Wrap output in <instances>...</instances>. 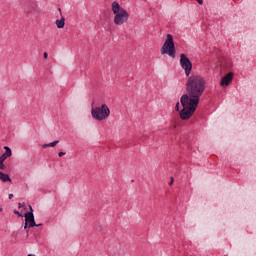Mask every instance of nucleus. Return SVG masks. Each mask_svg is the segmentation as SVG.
Returning <instances> with one entry per match:
<instances>
[{
    "instance_id": "2",
    "label": "nucleus",
    "mask_w": 256,
    "mask_h": 256,
    "mask_svg": "<svg viewBox=\"0 0 256 256\" xmlns=\"http://www.w3.org/2000/svg\"><path fill=\"white\" fill-rule=\"evenodd\" d=\"M112 12L114 13L115 25H125L129 21V12L119 5V2L112 3Z\"/></svg>"
},
{
    "instance_id": "24",
    "label": "nucleus",
    "mask_w": 256,
    "mask_h": 256,
    "mask_svg": "<svg viewBox=\"0 0 256 256\" xmlns=\"http://www.w3.org/2000/svg\"><path fill=\"white\" fill-rule=\"evenodd\" d=\"M29 224H27V222H25V225H24V229H27V226H28Z\"/></svg>"
},
{
    "instance_id": "28",
    "label": "nucleus",
    "mask_w": 256,
    "mask_h": 256,
    "mask_svg": "<svg viewBox=\"0 0 256 256\" xmlns=\"http://www.w3.org/2000/svg\"><path fill=\"white\" fill-rule=\"evenodd\" d=\"M27 256H36L35 254H28Z\"/></svg>"
},
{
    "instance_id": "12",
    "label": "nucleus",
    "mask_w": 256,
    "mask_h": 256,
    "mask_svg": "<svg viewBox=\"0 0 256 256\" xmlns=\"http://www.w3.org/2000/svg\"><path fill=\"white\" fill-rule=\"evenodd\" d=\"M229 60H226L225 58H223L222 60H220V65L222 67H227V65L225 64V62L227 63Z\"/></svg>"
},
{
    "instance_id": "17",
    "label": "nucleus",
    "mask_w": 256,
    "mask_h": 256,
    "mask_svg": "<svg viewBox=\"0 0 256 256\" xmlns=\"http://www.w3.org/2000/svg\"><path fill=\"white\" fill-rule=\"evenodd\" d=\"M22 207H25V203H18V208L21 209Z\"/></svg>"
},
{
    "instance_id": "3",
    "label": "nucleus",
    "mask_w": 256,
    "mask_h": 256,
    "mask_svg": "<svg viewBox=\"0 0 256 256\" xmlns=\"http://www.w3.org/2000/svg\"><path fill=\"white\" fill-rule=\"evenodd\" d=\"M110 115L111 110L107 104H102L101 106L91 109V116L95 121H105L106 119H109Z\"/></svg>"
},
{
    "instance_id": "22",
    "label": "nucleus",
    "mask_w": 256,
    "mask_h": 256,
    "mask_svg": "<svg viewBox=\"0 0 256 256\" xmlns=\"http://www.w3.org/2000/svg\"><path fill=\"white\" fill-rule=\"evenodd\" d=\"M198 3H199V5H203V0H196Z\"/></svg>"
},
{
    "instance_id": "8",
    "label": "nucleus",
    "mask_w": 256,
    "mask_h": 256,
    "mask_svg": "<svg viewBox=\"0 0 256 256\" xmlns=\"http://www.w3.org/2000/svg\"><path fill=\"white\" fill-rule=\"evenodd\" d=\"M233 72H228L226 75H224L220 80V87H229L230 83H233Z\"/></svg>"
},
{
    "instance_id": "14",
    "label": "nucleus",
    "mask_w": 256,
    "mask_h": 256,
    "mask_svg": "<svg viewBox=\"0 0 256 256\" xmlns=\"http://www.w3.org/2000/svg\"><path fill=\"white\" fill-rule=\"evenodd\" d=\"M59 143V140H55L53 142H50L49 145L50 147H55Z\"/></svg>"
},
{
    "instance_id": "19",
    "label": "nucleus",
    "mask_w": 256,
    "mask_h": 256,
    "mask_svg": "<svg viewBox=\"0 0 256 256\" xmlns=\"http://www.w3.org/2000/svg\"><path fill=\"white\" fill-rule=\"evenodd\" d=\"M63 155H66V153L65 152H59L58 153V156H60V157H63Z\"/></svg>"
},
{
    "instance_id": "9",
    "label": "nucleus",
    "mask_w": 256,
    "mask_h": 256,
    "mask_svg": "<svg viewBox=\"0 0 256 256\" xmlns=\"http://www.w3.org/2000/svg\"><path fill=\"white\" fill-rule=\"evenodd\" d=\"M0 181H2L3 183H11V177L9 176V174H5L0 171Z\"/></svg>"
},
{
    "instance_id": "25",
    "label": "nucleus",
    "mask_w": 256,
    "mask_h": 256,
    "mask_svg": "<svg viewBox=\"0 0 256 256\" xmlns=\"http://www.w3.org/2000/svg\"><path fill=\"white\" fill-rule=\"evenodd\" d=\"M169 185H173V178H171Z\"/></svg>"
},
{
    "instance_id": "11",
    "label": "nucleus",
    "mask_w": 256,
    "mask_h": 256,
    "mask_svg": "<svg viewBox=\"0 0 256 256\" xmlns=\"http://www.w3.org/2000/svg\"><path fill=\"white\" fill-rule=\"evenodd\" d=\"M5 153H3L4 156H6L8 159L13 155V151L9 146H4Z\"/></svg>"
},
{
    "instance_id": "5",
    "label": "nucleus",
    "mask_w": 256,
    "mask_h": 256,
    "mask_svg": "<svg viewBox=\"0 0 256 256\" xmlns=\"http://www.w3.org/2000/svg\"><path fill=\"white\" fill-rule=\"evenodd\" d=\"M180 67L185 72L186 77L191 75V72L193 71V63L185 54H180Z\"/></svg>"
},
{
    "instance_id": "21",
    "label": "nucleus",
    "mask_w": 256,
    "mask_h": 256,
    "mask_svg": "<svg viewBox=\"0 0 256 256\" xmlns=\"http://www.w3.org/2000/svg\"><path fill=\"white\" fill-rule=\"evenodd\" d=\"M47 57H49V54H47V52H44V59H47Z\"/></svg>"
},
{
    "instance_id": "20",
    "label": "nucleus",
    "mask_w": 256,
    "mask_h": 256,
    "mask_svg": "<svg viewBox=\"0 0 256 256\" xmlns=\"http://www.w3.org/2000/svg\"><path fill=\"white\" fill-rule=\"evenodd\" d=\"M47 147H50L49 143L48 144H43L44 149H47Z\"/></svg>"
},
{
    "instance_id": "27",
    "label": "nucleus",
    "mask_w": 256,
    "mask_h": 256,
    "mask_svg": "<svg viewBox=\"0 0 256 256\" xmlns=\"http://www.w3.org/2000/svg\"><path fill=\"white\" fill-rule=\"evenodd\" d=\"M43 224H36L35 227H41Z\"/></svg>"
},
{
    "instance_id": "6",
    "label": "nucleus",
    "mask_w": 256,
    "mask_h": 256,
    "mask_svg": "<svg viewBox=\"0 0 256 256\" xmlns=\"http://www.w3.org/2000/svg\"><path fill=\"white\" fill-rule=\"evenodd\" d=\"M26 13L30 17H39L41 15V10L39 9V6L37 5V2H32L26 6L25 9Z\"/></svg>"
},
{
    "instance_id": "18",
    "label": "nucleus",
    "mask_w": 256,
    "mask_h": 256,
    "mask_svg": "<svg viewBox=\"0 0 256 256\" xmlns=\"http://www.w3.org/2000/svg\"><path fill=\"white\" fill-rule=\"evenodd\" d=\"M175 111H179V102L176 103Z\"/></svg>"
},
{
    "instance_id": "1",
    "label": "nucleus",
    "mask_w": 256,
    "mask_h": 256,
    "mask_svg": "<svg viewBox=\"0 0 256 256\" xmlns=\"http://www.w3.org/2000/svg\"><path fill=\"white\" fill-rule=\"evenodd\" d=\"M207 82L205 78L200 75L194 74L188 77L186 81V92L180 98V103L183 107L180 110V119L187 121L193 117L199 105V99L205 93Z\"/></svg>"
},
{
    "instance_id": "26",
    "label": "nucleus",
    "mask_w": 256,
    "mask_h": 256,
    "mask_svg": "<svg viewBox=\"0 0 256 256\" xmlns=\"http://www.w3.org/2000/svg\"><path fill=\"white\" fill-rule=\"evenodd\" d=\"M0 205H1V200H0ZM3 211V207H0V212H2Z\"/></svg>"
},
{
    "instance_id": "15",
    "label": "nucleus",
    "mask_w": 256,
    "mask_h": 256,
    "mask_svg": "<svg viewBox=\"0 0 256 256\" xmlns=\"http://www.w3.org/2000/svg\"><path fill=\"white\" fill-rule=\"evenodd\" d=\"M6 159H8L4 154L0 156V162L5 163Z\"/></svg>"
},
{
    "instance_id": "10",
    "label": "nucleus",
    "mask_w": 256,
    "mask_h": 256,
    "mask_svg": "<svg viewBox=\"0 0 256 256\" xmlns=\"http://www.w3.org/2000/svg\"><path fill=\"white\" fill-rule=\"evenodd\" d=\"M56 27H58V29L65 27V17L62 16L61 19L56 20Z\"/></svg>"
},
{
    "instance_id": "16",
    "label": "nucleus",
    "mask_w": 256,
    "mask_h": 256,
    "mask_svg": "<svg viewBox=\"0 0 256 256\" xmlns=\"http://www.w3.org/2000/svg\"><path fill=\"white\" fill-rule=\"evenodd\" d=\"M14 214H15V215H18L19 217H23V214H21V213H20L19 211H17V210L14 211Z\"/></svg>"
},
{
    "instance_id": "7",
    "label": "nucleus",
    "mask_w": 256,
    "mask_h": 256,
    "mask_svg": "<svg viewBox=\"0 0 256 256\" xmlns=\"http://www.w3.org/2000/svg\"><path fill=\"white\" fill-rule=\"evenodd\" d=\"M30 212L26 213L24 215L25 217V223L28 225L29 228L35 227L37 223H35V215L33 214V207L29 205Z\"/></svg>"
},
{
    "instance_id": "13",
    "label": "nucleus",
    "mask_w": 256,
    "mask_h": 256,
    "mask_svg": "<svg viewBox=\"0 0 256 256\" xmlns=\"http://www.w3.org/2000/svg\"><path fill=\"white\" fill-rule=\"evenodd\" d=\"M7 169V166H5V162H0V171H5Z\"/></svg>"
},
{
    "instance_id": "23",
    "label": "nucleus",
    "mask_w": 256,
    "mask_h": 256,
    "mask_svg": "<svg viewBox=\"0 0 256 256\" xmlns=\"http://www.w3.org/2000/svg\"><path fill=\"white\" fill-rule=\"evenodd\" d=\"M8 199H13V194H9Z\"/></svg>"
},
{
    "instance_id": "4",
    "label": "nucleus",
    "mask_w": 256,
    "mask_h": 256,
    "mask_svg": "<svg viewBox=\"0 0 256 256\" xmlns=\"http://www.w3.org/2000/svg\"><path fill=\"white\" fill-rule=\"evenodd\" d=\"M162 55H169V57L175 58V42H173V35L167 34V38L161 48Z\"/></svg>"
}]
</instances>
